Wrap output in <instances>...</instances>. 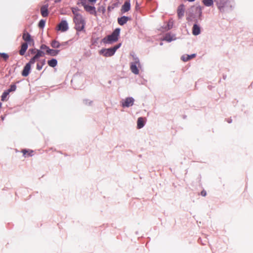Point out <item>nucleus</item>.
<instances>
[{"label":"nucleus","instance_id":"nucleus-13","mask_svg":"<svg viewBox=\"0 0 253 253\" xmlns=\"http://www.w3.org/2000/svg\"><path fill=\"white\" fill-rule=\"evenodd\" d=\"M41 12L42 15L44 17H46L48 15V5H44L41 7Z\"/></svg>","mask_w":253,"mask_h":253},{"label":"nucleus","instance_id":"nucleus-2","mask_svg":"<svg viewBox=\"0 0 253 253\" xmlns=\"http://www.w3.org/2000/svg\"><path fill=\"white\" fill-rule=\"evenodd\" d=\"M120 29L116 28L112 34L107 36L102 39V42L104 43H112L118 40L120 35Z\"/></svg>","mask_w":253,"mask_h":253},{"label":"nucleus","instance_id":"nucleus-5","mask_svg":"<svg viewBox=\"0 0 253 253\" xmlns=\"http://www.w3.org/2000/svg\"><path fill=\"white\" fill-rule=\"evenodd\" d=\"M81 3L82 5L84 6V9L87 12H88L91 14L96 15V12L95 10V7L94 6H90L86 4V2L85 1H82Z\"/></svg>","mask_w":253,"mask_h":253},{"label":"nucleus","instance_id":"nucleus-36","mask_svg":"<svg viewBox=\"0 0 253 253\" xmlns=\"http://www.w3.org/2000/svg\"><path fill=\"white\" fill-rule=\"evenodd\" d=\"M90 2H95L97 0H88Z\"/></svg>","mask_w":253,"mask_h":253},{"label":"nucleus","instance_id":"nucleus-32","mask_svg":"<svg viewBox=\"0 0 253 253\" xmlns=\"http://www.w3.org/2000/svg\"><path fill=\"white\" fill-rule=\"evenodd\" d=\"M196 11H197L199 12L200 15L201 14V13H202V9H201V8L200 7H196Z\"/></svg>","mask_w":253,"mask_h":253},{"label":"nucleus","instance_id":"nucleus-35","mask_svg":"<svg viewBox=\"0 0 253 253\" xmlns=\"http://www.w3.org/2000/svg\"><path fill=\"white\" fill-rule=\"evenodd\" d=\"M138 8H139V5H138L137 2H136V5H135V8L138 9Z\"/></svg>","mask_w":253,"mask_h":253},{"label":"nucleus","instance_id":"nucleus-19","mask_svg":"<svg viewBox=\"0 0 253 253\" xmlns=\"http://www.w3.org/2000/svg\"><path fill=\"white\" fill-rule=\"evenodd\" d=\"M28 48V44L27 43H23L22 45H21V49L19 51V54L21 55H23L26 50Z\"/></svg>","mask_w":253,"mask_h":253},{"label":"nucleus","instance_id":"nucleus-11","mask_svg":"<svg viewBox=\"0 0 253 253\" xmlns=\"http://www.w3.org/2000/svg\"><path fill=\"white\" fill-rule=\"evenodd\" d=\"M130 8V4L129 1H126L122 6L121 11L126 12L128 11Z\"/></svg>","mask_w":253,"mask_h":253},{"label":"nucleus","instance_id":"nucleus-22","mask_svg":"<svg viewBox=\"0 0 253 253\" xmlns=\"http://www.w3.org/2000/svg\"><path fill=\"white\" fill-rule=\"evenodd\" d=\"M48 65L51 67H55L57 64V61L55 59H52L47 61Z\"/></svg>","mask_w":253,"mask_h":253},{"label":"nucleus","instance_id":"nucleus-7","mask_svg":"<svg viewBox=\"0 0 253 253\" xmlns=\"http://www.w3.org/2000/svg\"><path fill=\"white\" fill-rule=\"evenodd\" d=\"M134 99L132 97H127L125 100L122 101V105L123 107H129L133 105Z\"/></svg>","mask_w":253,"mask_h":253},{"label":"nucleus","instance_id":"nucleus-17","mask_svg":"<svg viewBox=\"0 0 253 253\" xmlns=\"http://www.w3.org/2000/svg\"><path fill=\"white\" fill-rule=\"evenodd\" d=\"M22 153L25 157H30L33 155L34 151L32 150L23 149L22 150Z\"/></svg>","mask_w":253,"mask_h":253},{"label":"nucleus","instance_id":"nucleus-26","mask_svg":"<svg viewBox=\"0 0 253 253\" xmlns=\"http://www.w3.org/2000/svg\"><path fill=\"white\" fill-rule=\"evenodd\" d=\"M0 56L3 58L5 61H6L9 57L8 55L5 53H0Z\"/></svg>","mask_w":253,"mask_h":253},{"label":"nucleus","instance_id":"nucleus-38","mask_svg":"<svg viewBox=\"0 0 253 253\" xmlns=\"http://www.w3.org/2000/svg\"><path fill=\"white\" fill-rule=\"evenodd\" d=\"M1 119H2V120H4V118L3 117H1Z\"/></svg>","mask_w":253,"mask_h":253},{"label":"nucleus","instance_id":"nucleus-10","mask_svg":"<svg viewBox=\"0 0 253 253\" xmlns=\"http://www.w3.org/2000/svg\"><path fill=\"white\" fill-rule=\"evenodd\" d=\"M177 12L179 18H181L184 16L185 8L183 4H181L178 7Z\"/></svg>","mask_w":253,"mask_h":253},{"label":"nucleus","instance_id":"nucleus-4","mask_svg":"<svg viewBox=\"0 0 253 253\" xmlns=\"http://www.w3.org/2000/svg\"><path fill=\"white\" fill-rule=\"evenodd\" d=\"M44 56V53L42 51L37 49L36 55L30 59L29 62L30 64H34L36 62H38L40 61L39 59L40 57H43Z\"/></svg>","mask_w":253,"mask_h":253},{"label":"nucleus","instance_id":"nucleus-12","mask_svg":"<svg viewBox=\"0 0 253 253\" xmlns=\"http://www.w3.org/2000/svg\"><path fill=\"white\" fill-rule=\"evenodd\" d=\"M32 64H30V63H28L26 66L24 67V69L22 71V75L24 77H26L28 75L30 69H31V65Z\"/></svg>","mask_w":253,"mask_h":253},{"label":"nucleus","instance_id":"nucleus-30","mask_svg":"<svg viewBox=\"0 0 253 253\" xmlns=\"http://www.w3.org/2000/svg\"><path fill=\"white\" fill-rule=\"evenodd\" d=\"M164 40L168 42H170L172 40V38L169 35H166L165 37Z\"/></svg>","mask_w":253,"mask_h":253},{"label":"nucleus","instance_id":"nucleus-6","mask_svg":"<svg viewBox=\"0 0 253 253\" xmlns=\"http://www.w3.org/2000/svg\"><path fill=\"white\" fill-rule=\"evenodd\" d=\"M140 66V63L138 59H136L135 62L132 63L130 65V69L132 73L135 74H138L139 70L138 67Z\"/></svg>","mask_w":253,"mask_h":253},{"label":"nucleus","instance_id":"nucleus-27","mask_svg":"<svg viewBox=\"0 0 253 253\" xmlns=\"http://www.w3.org/2000/svg\"><path fill=\"white\" fill-rule=\"evenodd\" d=\"M45 21L44 20H41L39 23V27L40 28H42L45 25Z\"/></svg>","mask_w":253,"mask_h":253},{"label":"nucleus","instance_id":"nucleus-37","mask_svg":"<svg viewBox=\"0 0 253 253\" xmlns=\"http://www.w3.org/2000/svg\"><path fill=\"white\" fill-rule=\"evenodd\" d=\"M1 105H2V104H1V102H0V108H1Z\"/></svg>","mask_w":253,"mask_h":253},{"label":"nucleus","instance_id":"nucleus-18","mask_svg":"<svg viewBox=\"0 0 253 253\" xmlns=\"http://www.w3.org/2000/svg\"><path fill=\"white\" fill-rule=\"evenodd\" d=\"M144 119L142 117L138 118L137 122V126L138 128H141L144 126Z\"/></svg>","mask_w":253,"mask_h":253},{"label":"nucleus","instance_id":"nucleus-29","mask_svg":"<svg viewBox=\"0 0 253 253\" xmlns=\"http://www.w3.org/2000/svg\"><path fill=\"white\" fill-rule=\"evenodd\" d=\"M16 88V86L15 84L11 85L10 87L7 89L8 91L9 92H10L11 91H15Z\"/></svg>","mask_w":253,"mask_h":253},{"label":"nucleus","instance_id":"nucleus-1","mask_svg":"<svg viewBox=\"0 0 253 253\" xmlns=\"http://www.w3.org/2000/svg\"><path fill=\"white\" fill-rule=\"evenodd\" d=\"M72 11L74 14L73 21L75 24V29L78 31H83L85 23L82 15L79 13V9L77 8H73Z\"/></svg>","mask_w":253,"mask_h":253},{"label":"nucleus","instance_id":"nucleus-33","mask_svg":"<svg viewBox=\"0 0 253 253\" xmlns=\"http://www.w3.org/2000/svg\"><path fill=\"white\" fill-rule=\"evenodd\" d=\"M201 195L202 196H206V195H207V193H206V191H205V190H203L201 191Z\"/></svg>","mask_w":253,"mask_h":253},{"label":"nucleus","instance_id":"nucleus-16","mask_svg":"<svg viewBox=\"0 0 253 253\" xmlns=\"http://www.w3.org/2000/svg\"><path fill=\"white\" fill-rule=\"evenodd\" d=\"M129 18L126 16H123L118 19V22L120 25H123L126 24Z\"/></svg>","mask_w":253,"mask_h":253},{"label":"nucleus","instance_id":"nucleus-34","mask_svg":"<svg viewBox=\"0 0 253 253\" xmlns=\"http://www.w3.org/2000/svg\"><path fill=\"white\" fill-rule=\"evenodd\" d=\"M188 56L190 58V60L192 59V58H194L195 56H196V54H192L191 55H188Z\"/></svg>","mask_w":253,"mask_h":253},{"label":"nucleus","instance_id":"nucleus-24","mask_svg":"<svg viewBox=\"0 0 253 253\" xmlns=\"http://www.w3.org/2000/svg\"><path fill=\"white\" fill-rule=\"evenodd\" d=\"M203 2L207 6H211L213 4L212 0H203Z\"/></svg>","mask_w":253,"mask_h":253},{"label":"nucleus","instance_id":"nucleus-20","mask_svg":"<svg viewBox=\"0 0 253 253\" xmlns=\"http://www.w3.org/2000/svg\"><path fill=\"white\" fill-rule=\"evenodd\" d=\"M46 52L47 54H48L51 56H56L58 54L59 50L51 49L49 48H48V50H47L46 51Z\"/></svg>","mask_w":253,"mask_h":253},{"label":"nucleus","instance_id":"nucleus-28","mask_svg":"<svg viewBox=\"0 0 253 253\" xmlns=\"http://www.w3.org/2000/svg\"><path fill=\"white\" fill-rule=\"evenodd\" d=\"M181 60L183 61L186 62L190 60V58L188 55H184L181 57Z\"/></svg>","mask_w":253,"mask_h":253},{"label":"nucleus","instance_id":"nucleus-8","mask_svg":"<svg viewBox=\"0 0 253 253\" xmlns=\"http://www.w3.org/2000/svg\"><path fill=\"white\" fill-rule=\"evenodd\" d=\"M57 28L58 30H60L62 32H65L67 31L68 29V25L67 21L65 20H62L58 24Z\"/></svg>","mask_w":253,"mask_h":253},{"label":"nucleus","instance_id":"nucleus-3","mask_svg":"<svg viewBox=\"0 0 253 253\" xmlns=\"http://www.w3.org/2000/svg\"><path fill=\"white\" fill-rule=\"evenodd\" d=\"M121 44L119 43L113 47L109 48H104L102 49L99 53L102 55H103L105 57H109L113 55L115 53L116 51L120 47Z\"/></svg>","mask_w":253,"mask_h":253},{"label":"nucleus","instance_id":"nucleus-31","mask_svg":"<svg viewBox=\"0 0 253 253\" xmlns=\"http://www.w3.org/2000/svg\"><path fill=\"white\" fill-rule=\"evenodd\" d=\"M48 48H49V47L45 44H42L41 46V49H46L47 50Z\"/></svg>","mask_w":253,"mask_h":253},{"label":"nucleus","instance_id":"nucleus-21","mask_svg":"<svg viewBox=\"0 0 253 253\" xmlns=\"http://www.w3.org/2000/svg\"><path fill=\"white\" fill-rule=\"evenodd\" d=\"M45 59L39 61L37 64V69L41 70L42 69V66L45 64Z\"/></svg>","mask_w":253,"mask_h":253},{"label":"nucleus","instance_id":"nucleus-23","mask_svg":"<svg viewBox=\"0 0 253 253\" xmlns=\"http://www.w3.org/2000/svg\"><path fill=\"white\" fill-rule=\"evenodd\" d=\"M51 45L53 48H57L60 47L61 44L59 43V42L56 40H53L52 41L51 43Z\"/></svg>","mask_w":253,"mask_h":253},{"label":"nucleus","instance_id":"nucleus-14","mask_svg":"<svg viewBox=\"0 0 253 253\" xmlns=\"http://www.w3.org/2000/svg\"><path fill=\"white\" fill-rule=\"evenodd\" d=\"M201 29L200 26L197 24H195L192 28V34L195 36H197L199 35Z\"/></svg>","mask_w":253,"mask_h":253},{"label":"nucleus","instance_id":"nucleus-15","mask_svg":"<svg viewBox=\"0 0 253 253\" xmlns=\"http://www.w3.org/2000/svg\"><path fill=\"white\" fill-rule=\"evenodd\" d=\"M22 38L27 42H33V40L31 38V35L26 31H24L23 34Z\"/></svg>","mask_w":253,"mask_h":253},{"label":"nucleus","instance_id":"nucleus-25","mask_svg":"<svg viewBox=\"0 0 253 253\" xmlns=\"http://www.w3.org/2000/svg\"><path fill=\"white\" fill-rule=\"evenodd\" d=\"M9 92L7 90L4 91V92L2 93V94L1 95V100L2 101L6 100V98L7 96H8V95L9 94Z\"/></svg>","mask_w":253,"mask_h":253},{"label":"nucleus","instance_id":"nucleus-9","mask_svg":"<svg viewBox=\"0 0 253 253\" xmlns=\"http://www.w3.org/2000/svg\"><path fill=\"white\" fill-rule=\"evenodd\" d=\"M214 1L216 3L218 9L222 11L226 5L228 0H214Z\"/></svg>","mask_w":253,"mask_h":253}]
</instances>
